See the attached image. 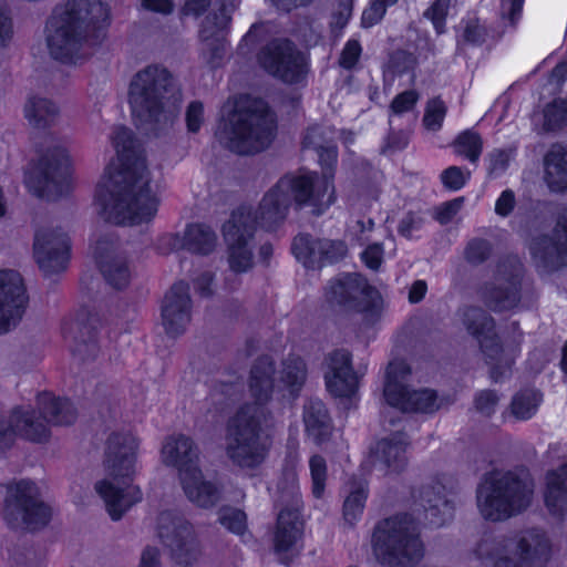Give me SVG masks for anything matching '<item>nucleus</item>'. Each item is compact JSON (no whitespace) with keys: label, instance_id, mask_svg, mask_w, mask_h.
Wrapping results in <instances>:
<instances>
[{"label":"nucleus","instance_id":"1","mask_svg":"<svg viewBox=\"0 0 567 567\" xmlns=\"http://www.w3.org/2000/svg\"><path fill=\"white\" fill-rule=\"evenodd\" d=\"M293 200L321 213L334 200L331 178L312 174L285 176L265 194L255 214L247 207L234 210L223 226L227 261L233 271L245 272L252 267L256 225L272 229L284 221Z\"/></svg>","mask_w":567,"mask_h":567},{"label":"nucleus","instance_id":"2","mask_svg":"<svg viewBox=\"0 0 567 567\" xmlns=\"http://www.w3.org/2000/svg\"><path fill=\"white\" fill-rule=\"evenodd\" d=\"M113 144L117 156L106 165L97 182L95 208L104 219L115 224H148L158 212L163 178L143 158L131 159L125 154L133 145L128 128L117 127Z\"/></svg>","mask_w":567,"mask_h":567},{"label":"nucleus","instance_id":"3","mask_svg":"<svg viewBox=\"0 0 567 567\" xmlns=\"http://www.w3.org/2000/svg\"><path fill=\"white\" fill-rule=\"evenodd\" d=\"M110 22V8L102 0H66L45 23L44 39L50 55L63 63H78L85 56L86 39L106 29Z\"/></svg>","mask_w":567,"mask_h":567},{"label":"nucleus","instance_id":"4","mask_svg":"<svg viewBox=\"0 0 567 567\" xmlns=\"http://www.w3.org/2000/svg\"><path fill=\"white\" fill-rule=\"evenodd\" d=\"M137 449L138 440L131 432H116L107 440L104 470L112 481L101 480L94 488L113 520L121 519L126 511L143 498L138 486L126 485L136 471Z\"/></svg>","mask_w":567,"mask_h":567},{"label":"nucleus","instance_id":"5","mask_svg":"<svg viewBox=\"0 0 567 567\" xmlns=\"http://www.w3.org/2000/svg\"><path fill=\"white\" fill-rule=\"evenodd\" d=\"M219 132L228 147L238 154H252L268 147L275 136V117L261 101L240 97L228 102L223 110Z\"/></svg>","mask_w":567,"mask_h":567},{"label":"nucleus","instance_id":"6","mask_svg":"<svg viewBox=\"0 0 567 567\" xmlns=\"http://www.w3.org/2000/svg\"><path fill=\"white\" fill-rule=\"evenodd\" d=\"M534 483L526 471L487 473L476 489L477 508L491 522H504L532 504Z\"/></svg>","mask_w":567,"mask_h":567},{"label":"nucleus","instance_id":"7","mask_svg":"<svg viewBox=\"0 0 567 567\" xmlns=\"http://www.w3.org/2000/svg\"><path fill=\"white\" fill-rule=\"evenodd\" d=\"M482 567H545L550 544L540 529L509 536L485 535L473 550Z\"/></svg>","mask_w":567,"mask_h":567},{"label":"nucleus","instance_id":"8","mask_svg":"<svg viewBox=\"0 0 567 567\" xmlns=\"http://www.w3.org/2000/svg\"><path fill=\"white\" fill-rule=\"evenodd\" d=\"M38 405L43 420L35 416L30 408H16L8 425L0 421V452L8 449L16 435L32 442H44L50 436L49 423L55 425L72 424L78 415L76 409L64 395L54 392H40Z\"/></svg>","mask_w":567,"mask_h":567},{"label":"nucleus","instance_id":"9","mask_svg":"<svg viewBox=\"0 0 567 567\" xmlns=\"http://www.w3.org/2000/svg\"><path fill=\"white\" fill-rule=\"evenodd\" d=\"M419 524L410 514H400L378 524L372 536L373 553L386 567H414L424 556Z\"/></svg>","mask_w":567,"mask_h":567},{"label":"nucleus","instance_id":"10","mask_svg":"<svg viewBox=\"0 0 567 567\" xmlns=\"http://www.w3.org/2000/svg\"><path fill=\"white\" fill-rule=\"evenodd\" d=\"M264 417V406L254 402L241 406L229 420L226 453L236 465L255 468L265 462L271 439L261 427Z\"/></svg>","mask_w":567,"mask_h":567},{"label":"nucleus","instance_id":"11","mask_svg":"<svg viewBox=\"0 0 567 567\" xmlns=\"http://www.w3.org/2000/svg\"><path fill=\"white\" fill-rule=\"evenodd\" d=\"M172 86L169 72L159 65H148L135 74L130 84L128 102L135 124L153 127L173 116L166 95Z\"/></svg>","mask_w":567,"mask_h":567},{"label":"nucleus","instance_id":"12","mask_svg":"<svg viewBox=\"0 0 567 567\" xmlns=\"http://www.w3.org/2000/svg\"><path fill=\"white\" fill-rule=\"evenodd\" d=\"M162 458L178 470L186 497L199 507H212L220 499L219 487L206 481L197 466L198 452L193 441L185 435L169 436L162 447Z\"/></svg>","mask_w":567,"mask_h":567},{"label":"nucleus","instance_id":"13","mask_svg":"<svg viewBox=\"0 0 567 567\" xmlns=\"http://www.w3.org/2000/svg\"><path fill=\"white\" fill-rule=\"evenodd\" d=\"M74 183L73 161L62 146L47 151L24 174L27 189L39 197L68 192Z\"/></svg>","mask_w":567,"mask_h":567},{"label":"nucleus","instance_id":"14","mask_svg":"<svg viewBox=\"0 0 567 567\" xmlns=\"http://www.w3.org/2000/svg\"><path fill=\"white\" fill-rule=\"evenodd\" d=\"M4 487L3 518L11 528L33 530L49 523L51 509L40 501L38 486L33 482L21 480Z\"/></svg>","mask_w":567,"mask_h":567},{"label":"nucleus","instance_id":"15","mask_svg":"<svg viewBox=\"0 0 567 567\" xmlns=\"http://www.w3.org/2000/svg\"><path fill=\"white\" fill-rule=\"evenodd\" d=\"M158 536L177 564L188 566L200 556V546L193 526L181 515L166 511L157 518Z\"/></svg>","mask_w":567,"mask_h":567},{"label":"nucleus","instance_id":"16","mask_svg":"<svg viewBox=\"0 0 567 567\" xmlns=\"http://www.w3.org/2000/svg\"><path fill=\"white\" fill-rule=\"evenodd\" d=\"M29 296L21 275L11 269H0V336L13 330L22 320Z\"/></svg>","mask_w":567,"mask_h":567},{"label":"nucleus","instance_id":"17","mask_svg":"<svg viewBox=\"0 0 567 567\" xmlns=\"http://www.w3.org/2000/svg\"><path fill=\"white\" fill-rule=\"evenodd\" d=\"M252 386H301L306 380L305 362L296 355L285 359L279 368L269 357L258 359L251 370Z\"/></svg>","mask_w":567,"mask_h":567},{"label":"nucleus","instance_id":"18","mask_svg":"<svg viewBox=\"0 0 567 567\" xmlns=\"http://www.w3.org/2000/svg\"><path fill=\"white\" fill-rule=\"evenodd\" d=\"M69 238L61 229L45 227L35 233L33 255L44 272L63 270L69 260Z\"/></svg>","mask_w":567,"mask_h":567},{"label":"nucleus","instance_id":"19","mask_svg":"<svg viewBox=\"0 0 567 567\" xmlns=\"http://www.w3.org/2000/svg\"><path fill=\"white\" fill-rule=\"evenodd\" d=\"M259 61L266 71L285 82H297L303 73V58L288 41L269 44Z\"/></svg>","mask_w":567,"mask_h":567},{"label":"nucleus","instance_id":"20","mask_svg":"<svg viewBox=\"0 0 567 567\" xmlns=\"http://www.w3.org/2000/svg\"><path fill=\"white\" fill-rule=\"evenodd\" d=\"M451 493V480L445 476L420 491V506L424 511V520L430 525L440 527L453 518L454 502L450 498Z\"/></svg>","mask_w":567,"mask_h":567},{"label":"nucleus","instance_id":"21","mask_svg":"<svg viewBox=\"0 0 567 567\" xmlns=\"http://www.w3.org/2000/svg\"><path fill=\"white\" fill-rule=\"evenodd\" d=\"M303 523L297 509H282L274 535V549L279 560L288 565L302 549Z\"/></svg>","mask_w":567,"mask_h":567},{"label":"nucleus","instance_id":"22","mask_svg":"<svg viewBox=\"0 0 567 567\" xmlns=\"http://www.w3.org/2000/svg\"><path fill=\"white\" fill-rule=\"evenodd\" d=\"M190 298L184 282L175 284L165 295L162 305V324L167 334L177 337L190 323Z\"/></svg>","mask_w":567,"mask_h":567},{"label":"nucleus","instance_id":"23","mask_svg":"<svg viewBox=\"0 0 567 567\" xmlns=\"http://www.w3.org/2000/svg\"><path fill=\"white\" fill-rule=\"evenodd\" d=\"M296 258L306 267H316L332 262L346 255V246L341 241L315 240L307 235L297 236L292 244Z\"/></svg>","mask_w":567,"mask_h":567},{"label":"nucleus","instance_id":"24","mask_svg":"<svg viewBox=\"0 0 567 567\" xmlns=\"http://www.w3.org/2000/svg\"><path fill=\"white\" fill-rule=\"evenodd\" d=\"M408 444V437L401 432L380 440L371 453L373 466L386 473L402 471L406 465Z\"/></svg>","mask_w":567,"mask_h":567},{"label":"nucleus","instance_id":"25","mask_svg":"<svg viewBox=\"0 0 567 567\" xmlns=\"http://www.w3.org/2000/svg\"><path fill=\"white\" fill-rule=\"evenodd\" d=\"M324 380L328 390H354L360 385L348 351L338 350L329 355Z\"/></svg>","mask_w":567,"mask_h":567},{"label":"nucleus","instance_id":"26","mask_svg":"<svg viewBox=\"0 0 567 567\" xmlns=\"http://www.w3.org/2000/svg\"><path fill=\"white\" fill-rule=\"evenodd\" d=\"M383 399L388 408L401 412L432 413L443 405L437 392H383Z\"/></svg>","mask_w":567,"mask_h":567},{"label":"nucleus","instance_id":"27","mask_svg":"<svg viewBox=\"0 0 567 567\" xmlns=\"http://www.w3.org/2000/svg\"><path fill=\"white\" fill-rule=\"evenodd\" d=\"M544 499L551 515L563 516L567 513V464L547 473Z\"/></svg>","mask_w":567,"mask_h":567},{"label":"nucleus","instance_id":"28","mask_svg":"<svg viewBox=\"0 0 567 567\" xmlns=\"http://www.w3.org/2000/svg\"><path fill=\"white\" fill-rule=\"evenodd\" d=\"M468 319L474 320L468 329L476 336L482 351L491 360H497L502 354V348L494 332V322L484 312L473 309L467 313Z\"/></svg>","mask_w":567,"mask_h":567},{"label":"nucleus","instance_id":"29","mask_svg":"<svg viewBox=\"0 0 567 567\" xmlns=\"http://www.w3.org/2000/svg\"><path fill=\"white\" fill-rule=\"evenodd\" d=\"M173 241L174 249L185 248L195 254L207 255L212 252L217 245L215 233L205 225H190L185 230L182 243L177 236L168 238Z\"/></svg>","mask_w":567,"mask_h":567},{"label":"nucleus","instance_id":"30","mask_svg":"<svg viewBox=\"0 0 567 567\" xmlns=\"http://www.w3.org/2000/svg\"><path fill=\"white\" fill-rule=\"evenodd\" d=\"M303 422L306 431L317 443L324 442L332 432L328 411L321 401H309L305 405Z\"/></svg>","mask_w":567,"mask_h":567},{"label":"nucleus","instance_id":"31","mask_svg":"<svg viewBox=\"0 0 567 567\" xmlns=\"http://www.w3.org/2000/svg\"><path fill=\"white\" fill-rule=\"evenodd\" d=\"M545 174L551 189H567V146L551 147L545 158Z\"/></svg>","mask_w":567,"mask_h":567},{"label":"nucleus","instance_id":"32","mask_svg":"<svg viewBox=\"0 0 567 567\" xmlns=\"http://www.w3.org/2000/svg\"><path fill=\"white\" fill-rule=\"evenodd\" d=\"M24 117L33 125L45 124L59 114V106L43 97H31L23 109Z\"/></svg>","mask_w":567,"mask_h":567},{"label":"nucleus","instance_id":"33","mask_svg":"<svg viewBox=\"0 0 567 567\" xmlns=\"http://www.w3.org/2000/svg\"><path fill=\"white\" fill-rule=\"evenodd\" d=\"M367 501V487L363 482H353L350 485L349 494L343 504V518L354 525L361 517Z\"/></svg>","mask_w":567,"mask_h":567},{"label":"nucleus","instance_id":"34","mask_svg":"<svg viewBox=\"0 0 567 567\" xmlns=\"http://www.w3.org/2000/svg\"><path fill=\"white\" fill-rule=\"evenodd\" d=\"M101 269L105 280L114 288L122 289L128 285L131 270L125 258L121 256L110 257L102 262Z\"/></svg>","mask_w":567,"mask_h":567},{"label":"nucleus","instance_id":"35","mask_svg":"<svg viewBox=\"0 0 567 567\" xmlns=\"http://www.w3.org/2000/svg\"><path fill=\"white\" fill-rule=\"evenodd\" d=\"M412 378L411 368L405 359L395 358L386 367L385 385L389 389L405 390L411 385Z\"/></svg>","mask_w":567,"mask_h":567},{"label":"nucleus","instance_id":"36","mask_svg":"<svg viewBox=\"0 0 567 567\" xmlns=\"http://www.w3.org/2000/svg\"><path fill=\"white\" fill-rule=\"evenodd\" d=\"M542 402L540 392H516L511 402V412L518 420H528Z\"/></svg>","mask_w":567,"mask_h":567},{"label":"nucleus","instance_id":"37","mask_svg":"<svg viewBox=\"0 0 567 567\" xmlns=\"http://www.w3.org/2000/svg\"><path fill=\"white\" fill-rule=\"evenodd\" d=\"M323 142L324 137L322 128L312 127L307 132L303 138V146L307 148H316L318 151L321 165L331 167L337 162V151L334 146H324Z\"/></svg>","mask_w":567,"mask_h":567},{"label":"nucleus","instance_id":"38","mask_svg":"<svg viewBox=\"0 0 567 567\" xmlns=\"http://www.w3.org/2000/svg\"><path fill=\"white\" fill-rule=\"evenodd\" d=\"M485 300L494 310H505L514 307L518 301V290L515 282L506 287L486 289Z\"/></svg>","mask_w":567,"mask_h":567},{"label":"nucleus","instance_id":"39","mask_svg":"<svg viewBox=\"0 0 567 567\" xmlns=\"http://www.w3.org/2000/svg\"><path fill=\"white\" fill-rule=\"evenodd\" d=\"M359 286L357 278L353 276H346L332 281L327 288V299L330 302L346 303L352 298L357 297Z\"/></svg>","mask_w":567,"mask_h":567},{"label":"nucleus","instance_id":"40","mask_svg":"<svg viewBox=\"0 0 567 567\" xmlns=\"http://www.w3.org/2000/svg\"><path fill=\"white\" fill-rule=\"evenodd\" d=\"M229 22V16L225 9L219 14L214 17H207L205 24L200 31V37L204 41H209L212 38H216L218 43V50L224 47L223 31L226 29Z\"/></svg>","mask_w":567,"mask_h":567},{"label":"nucleus","instance_id":"41","mask_svg":"<svg viewBox=\"0 0 567 567\" xmlns=\"http://www.w3.org/2000/svg\"><path fill=\"white\" fill-rule=\"evenodd\" d=\"M456 0H434L432 6L424 12L431 20L437 33L444 32L445 19L455 8Z\"/></svg>","mask_w":567,"mask_h":567},{"label":"nucleus","instance_id":"42","mask_svg":"<svg viewBox=\"0 0 567 567\" xmlns=\"http://www.w3.org/2000/svg\"><path fill=\"white\" fill-rule=\"evenodd\" d=\"M567 124V97L556 99L544 111V126L555 130Z\"/></svg>","mask_w":567,"mask_h":567},{"label":"nucleus","instance_id":"43","mask_svg":"<svg viewBox=\"0 0 567 567\" xmlns=\"http://www.w3.org/2000/svg\"><path fill=\"white\" fill-rule=\"evenodd\" d=\"M309 467L312 480V494L316 498H321L327 480L326 460L320 455H313L309 461Z\"/></svg>","mask_w":567,"mask_h":567},{"label":"nucleus","instance_id":"44","mask_svg":"<svg viewBox=\"0 0 567 567\" xmlns=\"http://www.w3.org/2000/svg\"><path fill=\"white\" fill-rule=\"evenodd\" d=\"M246 514L236 508H223L219 513V522L229 532L243 535L247 528Z\"/></svg>","mask_w":567,"mask_h":567},{"label":"nucleus","instance_id":"45","mask_svg":"<svg viewBox=\"0 0 567 567\" xmlns=\"http://www.w3.org/2000/svg\"><path fill=\"white\" fill-rule=\"evenodd\" d=\"M456 146L461 154H464L470 161L474 162L481 154L482 142L477 134L464 132L458 136Z\"/></svg>","mask_w":567,"mask_h":567},{"label":"nucleus","instance_id":"46","mask_svg":"<svg viewBox=\"0 0 567 567\" xmlns=\"http://www.w3.org/2000/svg\"><path fill=\"white\" fill-rule=\"evenodd\" d=\"M446 113V106L441 100H432L429 102L423 123L430 131H437L441 128Z\"/></svg>","mask_w":567,"mask_h":567},{"label":"nucleus","instance_id":"47","mask_svg":"<svg viewBox=\"0 0 567 567\" xmlns=\"http://www.w3.org/2000/svg\"><path fill=\"white\" fill-rule=\"evenodd\" d=\"M398 0H372L370 6L362 13V25L370 28L377 24L385 13L389 4L395 3Z\"/></svg>","mask_w":567,"mask_h":567},{"label":"nucleus","instance_id":"48","mask_svg":"<svg viewBox=\"0 0 567 567\" xmlns=\"http://www.w3.org/2000/svg\"><path fill=\"white\" fill-rule=\"evenodd\" d=\"M470 178V172L463 171L460 167L451 166L443 171L441 179L443 185L452 190L462 188Z\"/></svg>","mask_w":567,"mask_h":567},{"label":"nucleus","instance_id":"49","mask_svg":"<svg viewBox=\"0 0 567 567\" xmlns=\"http://www.w3.org/2000/svg\"><path fill=\"white\" fill-rule=\"evenodd\" d=\"M530 251L536 258L540 259H551L554 257H559L561 254V249L558 244L554 243L549 238H540L533 241L530 245Z\"/></svg>","mask_w":567,"mask_h":567},{"label":"nucleus","instance_id":"50","mask_svg":"<svg viewBox=\"0 0 567 567\" xmlns=\"http://www.w3.org/2000/svg\"><path fill=\"white\" fill-rule=\"evenodd\" d=\"M205 121L204 105L194 101L189 103L186 110V126L190 133H197Z\"/></svg>","mask_w":567,"mask_h":567},{"label":"nucleus","instance_id":"51","mask_svg":"<svg viewBox=\"0 0 567 567\" xmlns=\"http://www.w3.org/2000/svg\"><path fill=\"white\" fill-rule=\"evenodd\" d=\"M352 13V0H340L337 12L333 13L331 19V28L333 31L342 30Z\"/></svg>","mask_w":567,"mask_h":567},{"label":"nucleus","instance_id":"52","mask_svg":"<svg viewBox=\"0 0 567 567\" xmlns=\"http://www.w3.org/2000/svg\"><path fill=\"white\" fill-rule=\"evenodd\" d=\"M498 400L497 392H480L475 399V408L480 413L491 415L495 411Z\"/></svg>","mask_w":567,"mask_h":567},{"label":"nucleus","instance_id":"53","mask_svg":"<svg viewBox=\"0 0 567 567\" xmlns=\"http://www.w3.org/2000/svg\"><path fill=\"white\" fill-rule=\"evenodd\" d=\"M361 258L367 267L378 269L383 260V249L379 244L369 245L361 252Z\"/></svg>","mask_w":567,"mask_h":567},{"label":"nucleus","instance_id":"54","mask_svg":"<svg viewBox=\"0 0 567 567\" xmlns=\"http://www.w3.org/2000/svg\"><path fill=\"white\" fill-rule=\"evenodd\" d=\"M417 101V95L414 91H408L399 94L392 102V112L402 114L413 109Z\"/></svg>","mask_w":567,"mask_h":567},{"label":"nucleus","instance_id":"55","mask_svg":"<svg viewBox=\"0 0 567 567\" xmlns=\"http://www.w3.org/2000/svg\"><path fill=\"white\" fill-rule=\"evenodd\" d=\"M361 54V47L355 40L347 42L340 59V63L343 68H352Z\"/></svg>","mask_w":567,"mask_h":567},{"label":"nucleus","instance_id":"56","mask_svg":"<svg viewBox=\"0 0 567 567\" xmlns=\"http://www.w3.org/2000/svg\"><path fill=\"white\" fill-rule=\"evenodd\" d=\"M463 200L461 198L447 202L436 209V219L441 224L449 223L461 209Z\"/></svg>","mask_w":567,"mask_h":567},{"label":"nucleus","instance_id":"57","mask_svg":"<svg viewBox=\"0 0 567 567\" xmlns=\"http://www.w3.org/2000/svg\"><path fill=\"white\" fill-rule=\"evenodd\" d=\"M298 487V477L295 468H289L284 472V480L278 483V488L282 494L295 496Z\"/></svg>","mask_w":567,"mask_h":567},{"label":"nucleus","instance_id":"58","mask_svg":"<svg viewBox=\"0 0 567 567\" xmlns=\"http://www.w3.org/2000/svg\"><path fill=\"white\" fill-rule=\"evenodd\" d=\"M514 204V194L511 190H504L496 200L495 212L501 216H506L513 209Z\"/></svg>","mask_w":567,"mask_h":567},{"label":"nucleus","instance_id":"59","mask_svg":"<svg viewBox=\"0 0 567 567\" xmlns=\"http://www.w3.org/2000/svg\"><path fill=\"white\" fill-rule=\"evenodd\" d=\"M336 404L339 409L348 411L357 406L359 402L358 392H333Z\"/></svg>","mask_w":567,"mask_h":567},{"label":"nucleus","instance_id":"60","mask_svg":"<svg viewBox=\"0 0 567 567\" xmlns=\"http://www.w3.org/2000/svg\"><path fill=\"white\" fill-rule=\"evenodd\" d=\"M12 37V22L0 9V48L6 47Z\"/></svg>","mask_w":567,"mask_h":567},{"label":"nucleus","instance_id":"61","mask_svg":"<svg viewBox=\"0 0 567 567\" xmlns=\"http://www.w3.org/2000/svg\"><path fill=\"white\" fill-rule=\"evenodd\" d=\"M138 567H161L158 549L154 547L145 548Z\"/></svg>","mask_w":567,"mask_h":567},{"label":"nucleus","instance_id":"62","mask_svg":"<svg viewBox=\"0 0 567 567\" xmlns=\"http://www.w3.org/2000/svg\"><path fill=\"white\" fill-rule=\"evenodd\" d=\"M210 3V0H186L183 13L186 16H199Z\"/></svg>","mask_w":567,"mask_h":567},{"label":"nucleus","instance_id":"63","mask_svg":"<svg viewBox=\"0 0 567 567\" xmlns=\"http://www.w3.org/2000/svg\"><path fill=\"white\" fill-rule=\"evenodd\" d=\"M484 34L485 29L478 22H470L464 31L465 39L474 43L483 40Z\"/></svg>","mask_w":567,"mask_h":567},{"label":"nucleus","instance_id":"64","mask_svg":"<svg viewBox=\"0 0 567 567\" xmlns=\"http://www.w3.org/2000/svg\"><path fill=\"white\" fill-rule=\"evenodd\" d=\"M421 219L414 215L406 216L400 224L399 231L405 236L411 237L413 231L420 227Z\"/></svg>","mask_w":567,"mask_h":567}]
</instances>
